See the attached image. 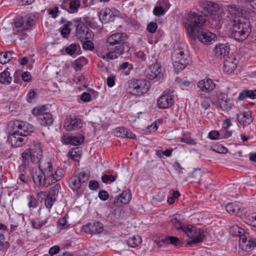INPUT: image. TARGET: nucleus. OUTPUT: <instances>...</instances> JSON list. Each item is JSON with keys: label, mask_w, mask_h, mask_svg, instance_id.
Masks as SVG:
<instances>
[{"label": "nucleus", "mask_w": 256, "mask_h": 256, "mask_svg": "<svg viewBox=\"0 0 256 256\" xmlns=\"http://www.w3.org/2000/svg\"><path fill=\"white\" fill-rule=\"evenodd\" d=\"M128 38V36L125 32H117L108 36L107 42L110 46H115L110 48L111 50L107 54V58L114 60L125 52H128L130 50V44L128 42H124Z\"/></svg>", "instance_id": "2"}, {"label": "nucleus", "mask_w": 256, "mask_h": 256, "mask_svg": "<svg viewBox=\"0 0 256 256\" xmlns=\"http://www.w3.org/2000/svg\"><path fill=\"white\" fill-rule=\"evenodd\" d=\"M194 238L187 242V244L192 246L193 244H196L202 242L206 237V232L202 229H199Z\"/></svg>", "instance_id": "31"}, {"label": "nucleus", "mask_w": 256, "mask_h": 256, "mask_svg": "<svg viewBox=\"0 0 256 256\" xmlns=\"http://www.w3.org/2000/svg\"><path fill=\"white\" fill-rule=\"evenodd\" d=\"M78 46L75 44H72L66 48V52L69 55L72 56L75 54L77 50Z\"/></svg>", "instance_id": "53"}, {"label": "nucleus", "mask_w": 256, "mask_h": 256, "mask_svg": "<svg viewBox=\"0 0 256 256\" xmlns=\"http://www.w3.org/2000/svg\"><path fill=\"white\" fill-rule=\"evenodd\" d=\"M237 120L239 124L244 126H246L250 124L254 120L251 112H246L236 114Z\"/></svg>", "instance_id": "25"}, {"label": "nucleus", "mask_w": 256, "mask_h": 256, "mask_svg": "<svg viewBox=\"0 0 256 256\" xmlns=\"http://www.w3.org/2000/svg\"><path fill=\"white\" fill-rule=\"evenodd\" d=\"M32 176L35 185L38 188L48 187L50 184V178L46 174L39 170L33 172Z\"/></svg>", "instance_id": "10"}, {"label": "nucleus", "mask_w": 256, "mask_h": 256, "mask_svg": "<svg viewBox=\"0 0 256 256\" xmlns=\"http://www.w3.org/2000/svg\"><path fill=\"white\" fill-rule=\"evenodd\" d=\"M162 242L165 244H172L178 246L180 244V242L178 238L175 236H168L162 240Z\"/></svg>", "instance_id": "38"}, {"label": "nucleus", "mask_w": 256, "mask_h": 256, "mask_svg": "<svg viewBox=\"0 0 256 256\" xmlns=\"http://www.w3.org/2000/svg\"><path fill=\"white\" fill-rule=\"evenodd\" d=\"M89 179V176L84 172L74 174L68 180V186L74 190L78 191L82 184L86 183Z\"/></svg>", "instance_id": "9"}, {"label": "nucleus", "mask_w": 256, "mask_h": 256, "mask_svg": "<svg viewBox=\"0 0 256 256\" xmlns=\"http://www.w3.org/2000/svg\"><path fill=\"white\" fill-rule=\"evenodd\" d=\"M42 150L39 149L38 151L32 150L30 154V160L33 164H40V162L44 158H42Z\"/></svg>", "instance_id": "34"}, {"label": "nucleus", "mask_w": 256, "mask_h": 256, "mask_svg": "<svg viewBox=\"0 0 256 256\" xmlns=\"http://www.w3.org/2000/svg\"><path fill=\"white\" fill-rule=\"evenodd\" d=\"M99 186L98 182L94 180H91L89 182L88 187L91 190H96Z\"/></svg>", "instance_id": "63"}, {"label": "nucleus", "mask_w": 256, "mask_h": 256, "mask_svg": "<svg viewBox=\"0 0 256 256\" xmlns=\"http://www.w3.org/2000/svg\"><path fill=\"white\" fill-rule=\"evenodd\" d=\"M71 24L70 22H68L64 24V26L60 30L61 35L64 38H66L70 32V26Z\"/></svg>", "instance_id": "48"}, {"label": "nucleus", "mask_w": 256, "mask_h": 256, "mask_svg": "<svg viewBox=\"0 0 256 256\" xmlns=\"http://www.w3.org/2000/svg\"><path fill=\"white\" fill-rule=\"evenodd\" d=\"M60 11L58 6H54L52 8L48 10V14L50 15L52 18H56L58 16Z\"/></svg>", "instance_id": "54"}, {"label": "nucleus", "mask_w": 256, "mask_h": 256, "mask_svg": "<svg viewBox=\"0 0 256 256\" xmlns=\"http://www.w3.org/2000/svg\"><path fill=\"white\" fill-rule=\"evenodd\" d=\"M198 4L202 9L208 14H210V18L215 22L216 25L218 26L220 24L221 22H222L226 13L222 9L220 8L218 4L202 0L198 2Z\"/></svg>", "instance_id": "5"}, {"label": "nucleus", "mask_w": 256, "mask_h": 256, "mask_svg": "<svg viewBox=\"0 0 256 256\" xmlns=\"http://www.w3.org/2000/svg\"><path fill=\"white\" fill-rule=\"evenodd\" d=\"M102 182L104 183H107L108 182H114L115 181L116 178L114 176L108 174H104L102 177Z\"/></svg>", "instance_id": "57"}, {"label": "nucleus", "mask_w": 256, "mask_h": 256, "mask_svg": "<svg viewBox=\"0 0 256 256\" xmlns=\"http://www.w3.org/2000/svg\"><path fill=\"white\" fill-rule=\"evenodd\" d=\"M171 57L174 68L176 73L184 70L190 62L188 51L184 48H175L173 50Z\"/></svg>", "instance_id": "6"}, {"label": "nucleus", "mask_w": 256, "mask_h": 256, "mask_svg": "<svg viewBox=\"0 0 256 256\" xmlns=\"http://www.w3.org/2000/svg\"><path fill=\"white\" fill-rule=\"evenodd\" d=\"M62 140L64 144L78 146L84 142V138L82 134L74 136L65 135L62 137Z\"/></svg>", "instance_id": "19"}, {"label": "nucleus", "mask_w": 256, "mask_h": 256, "mask_svg": "<svg viewBox=\"0 0 256 256\" xmlns=\"http://www.w3.org/2000/svg\"><path fill=\"white\" fill-rule=\"evenodd\" d=\"M202 176V172L200 168H195L193 172H191L190 176L196 180L199 181Z\"/></svg>", "instance_id": "50"}, {"label": "nucleus", "mask_w": 256, "mask_h": 256, "mask_svg": "<svg viewBox=\"0 0 256 256\" xmlns=\"http://www.w3.org/2000/svg\"><path fill=\"white\" fill-rule=\"evenodd\" d=\"M56 200V198L47 195L44 200V204L46 208H51L54 202H55Z\"/></svg>", "instance_id": "52"}, {"label": "nucleus", "mask_w": 256, "mask_h": 256, "mask_svg": "<svg viewBox=\"0 0 256 256\" xmlns=\"http://www.w3.org/2000/svg\"><path fill=\"white\" fill-rule=\"evenodd\" d=\"M27 200L28 201V206L30 211L32 209L38 207V200L32 195H28L27 196Z\"/></svg>", "instance_id": "40"}, {"label": "nucleus", "mask_w": 256, "mask_h": 256, "mask_svg": "<svg viewBox=\"0 0 256 256\" xmlns=\"http://www.w3.org/2000/svg\"><path fill=\"white\" fill-rule=\"evenodd\" d=\"M204 94L202 93H200L198 94V96L202 100L201 102L202 106L204 108L205 110L208 109L210 106V100L208 97L204 96Z\"/></svg>", "instance_id": "45"}, {"label": "nucleus", "mask_w": 256, "mask_h": 256, "mask_svg": "<svg viewBox=\"0 0 256 256\" xmlns=\"http://www.w3.org/2000/svg\"><path fill=\"white\" fill-rule=\"evenodd\" d=\"M82 230L87 234L92 235L99 234L104 230L103 225L99 222L94 221L83 226Z\"/></svg>", "instance_id": "11"}, {"label": "nucleus", "mask_w": 256, "mask_h": 256, "mask_svg": "<svg viewBox=\"0 0 256 256\" xmlns=\"http://www.w3.org/2000/svg\"><path fill=\"white\" fill-rule=\"evenodd\" d=\"M9 128L20 134V136L26 137L34 130V126L31 124L18 120H12L8 124Z\"/></svg>", "instance_id": "8"}, {"label": "nucleus", "mask_w": 256, "mask_h": 256, "mask_svg": "<svg viewBox=\"0 0 256 256\" xmlns=\"http://www.w3.org/2000/svg\"><path fill=\"white\" fill-rule=\"evenodd\" d=\"M31 150H26L22 154V157L23 160V165L24 168H27L28 166V160L30 159Z\"/></svg>", "instance_id": "43"}, {"label": "nucleus", "mask_w": 256, "mask_h": 256, "mask_svg": "<svg viewBox=\"0 0 256 256\" xmlns=\"http://www.w3.org/2000/svg\"><path fill=\"white\" fill-rule=\"evenodd\" d=\"M76 27V36L80 42L94 38V32L85 24L81 18L73 20Z\"/></svg>", "instance_id": "7"}, {"label": "nucleus", "mask_w": 256, "mask_h": 256, "mask_svg": "<svg viewBox=\"0 0 256 256\" xmlns=\"http://www.w3.org/2000/svg\"><path fill=\"white\" fill-rule=\"evenodd\" d=\"M38 120L40 125L46 126L52 124L54 119L52 115L49 112H44L38 118Z\"/></svg>", "instance_id": "29"}, {"label": "nucleus", "mask_w": 256, "mask_h": 256, "mask_svg": "<svg viewBox=\"0 0 256 256\" xmlns=\"http://www.w3.org/2000/svg\"><path fill=\"white\" fill-rule=\"evenodd\" d=\"M24 137L20 136V134L9 128V133L8 136V142L13 147H20L22 146L26 142Z\"/></svg>", "instance_id": "12"}, {"label": "nucleus", "mask_w": 256, "mask_h": 256, "mask_svg": "<svg viewBox=\"0 0 256 256\" xmlns=\"http://www.w3.org/2000/svg\"><path fill=\"white\" fill-rule=\"evenodd\" d=\"M248 220L250 225L256 227V214L248 215Z\"/></svg>", "instance_id": "59"}, {"label": "nucleus", "mask_w": 256, "mask_h": 256, "mask_svg": "<svg viewBox=\"0 0 256 256\" xmlns=\"http://www.w3.org/2000/svg\"><path fill=\"white\" fill-rule=\"evenodd\" d=\"M82 122L80 118L70 117L66 119L64 127L68 130L80 128L82 127Z\"/></svg>", "instance_id": "21"}, {"label": "nucleus", "mask_w": 256, "mask_h": 256, "mask_svg": "<svg viewBox=\"0 0 256 256\" xmlns=\"http://www.w3.org/2000/svg\"><path fill=\"white\" fill-rule=\"evenodd\" d=\"M150 88V82L144 78L130 80L125 84L127 92L136 96H140L146 94Z\"/></svg>", "instance_id": "4"}, {"label": "nucleus", "mask_w": 256, "mask_h": 256, "mask_svg": "<svg viewBox=\"0 0 256 256\" xmlns=\"http://www.w3.org/2000/svg\"><path fill=\"white\" fill-rule=\"evenodd\" d=\"M190 37L193 39L197 38L200 42L204 44H207L210 42L216 37V35L202 28L198 34L196 33Z\"/></svg>", "instance_id": "15"}, {"label": "nucleus", "mask_w": 256, "mask_h": 256, "mask_svg": "<svg viewBox=\"0 0 256 256\" xmlns=\"http://www.w3.org/2000/svg\"><path fill=\"white\" fill-rule=\"evenodd\" d=\"M226 7L228 12L234 18L232 36L238 41L244 40L252 31L249 19L242 16L239 6L230 5Z\"/></svg>", "instance_id": "1"}, {"label": "nucleus", "mask_w": 256, "mask_h": 256, "mask_svg": "<svg viewBox=\"0 0 256 256\" xmlns=\"http://www.w3.org/2000/svg\"><path fill=\"white\" fill-rule=\"evenodd\" d=\"M46 108L44 106L34 108L32 110V114L34 116H37L38 117L40 116V114L45 112Z\"/></svg>", "instance_id": "51"}, {"label": "nucleus", "mask_w": 256, "mask_h": 256, "mask_svg": "<svg viewBox=\"0 0 256 256\" xmlns=\"http://www.w3.org/2000/svg\"><path fill=\"white\" fill-rule=\"evenodd\" d=\"M205 16L195 12H190L184 20L185 28L190 36L198 34L206 22Z\"/></svg>", "instance_id": "3"}, {"label": "nucleus", "mask_w": 256, "mask_h": 256, "mask_svg": "<svg viewBox=\"0 0 256 256\" xmlns=\"http://www.w3.org/2000/svg\"><path fill=\"white\" fill-rule=\"evenodd\" d=\"M93 39L86 40L82 42V48L85 50H92L94 48V44L92 42Z\"/></svg>", "instance_id": "46"}, {"label": "nucleus", "mask_w": 256, "mask_h": 256, "mask_svg": "<svg viewBox=\"0 0 256 256\" xmlns=\"http://www.w3.org/2000/svg\"><path fill=\"white\" fill-rule=\"evenodd\" d=\"M98 17L103 23H108L114 20L115 15L109 8H106L98 13Z\"/></svg>", "instance_id": "20"}, {"label": "nucleus", "mask_w": 256, "mask_h": 256, "mask_svg": "<svg viewBox=\"0 0 256 256\" xmlns=\"http://www.w3.org/2000/svg\"><path fill=\"white\" fill-rule=\"evenodd\" d=\"M230 234L236 236H238L244 234V230L237 224L232 226L230 229Z\"/></svg>", "instance_id": "37"}, {"label": "nucleus", "mask_w": 256, "mask_h": 256, "mask_svg": "<svg viewBox=\"0 0 256 256\" xmlns=\"http://www.w3.org/2000/svg\"><path fill=\"white\" fill-rule=\"evenodd\" d=\"M230 50V46L228 44H218L215 46L214 55L216 58H225L228 56Z\"/></svg>", "instance_id": "18"}, {"label": "nucleus", "mask_w": 256, "mask_h": 256, "mask_svg": "<svg viewBox=\"0 0 256 256\" xmlns=\"http://www.w3.org/2000/svg\"><path fill=\"white\" fill-rule=\"evenodd\" d=\"M174 103V99L168 94L162 95L158 100L157 104L159 108L164 109L172 106Z\"/></svg>", "instance_id": "24"}, {"label": "nucleus", "mask_w": 256, "mask_h": 256, "mask_svg": "<svg viewBox=\"0 0 256 256\" xmlns=\"http://www.w3.org/2000/svg\"><path fill=\"white\" fill-rule=\"evenodd\" d=\"M70 224L65 216L60 218L58 222V227L60 230L66 229L68 228Z\"/></svg>", "instance_id": "47"}, {"label": "nucleus", "mask_w": 256, "mask_h": 256, "mask_svg": "<svg viewBox=\"0 0 256 256\" xmlns=\"http://www.w3.org/2000/svg\"><path fill=\"white\" fill-rule=\"evenodd\" d=\"M114 134L118 137L134 138L136 136L132 132L124 127H119L114 130Z\"/></svg>", "instance_id": "27"}, {"label": "nucleus", "mask_w": 256, "mask_h": 256, "mask_svg": "<svg viewBox=\"0 0 256 256\" xmlns=\"http://www.w3.org/2000/svg\"><path fill=\"white\" fill-rule=\"evenodd\" d=\"M39 170L46 174L48 177L52 172V165L51 160L49 158H46L41 160L38 166Z\"/></svg>", "instance_id": "23"}, {"label": "nucleus", "mask_w": 256, "mask_h": 256, "mask_svg": "<svg viewBox=\"0 0 256 256\" xmlns=\"http://www.w3.org/2000/svg\"><path fill=\"white\" fill-rule=\"evenodd\" d=\"M24 20L21 16H18L14 19L13 24L16 28H21L24 25Z\"/></svg>", "instance_id": "49"}, {"label": "nucleus", "mask_w": 256, "mask_h": 256, "mask_svg": "<svg viewBox=\"0 0 256 256\" xmlns=\"http://www.w3.org/2000/svg\"><path fill=\"white\" fill-rule=\"evenodd\" d=\"M226 211L230 214L238 216L240 213V208L236 203H228L226 206Z\"/></svg>", "instance_id": "32"}, {"label": "nucleus", "mask_w": 256, "mask_h": 256, "mask_svg": "<svg viewBox=\"0 0 256 256\" xmlns=\"http://www.w3.org/2000/svg\"><path fill=\"white\" fill-rule=\"evenodd\" d=\"M8 69L0 74V82L6 85L10 84L12 80V78L10 76V73Z\"/></svg>", "instance_id": "35"}, {"label": "nucleus", "mask_w": 256, "mask_h": 256, "mask_svg": "<svg viewBox=\"0 0 256 256\" xmlns=\"http://www.w3.org/2000/svg\"><path fill=\"white\" fill-rule=\"evenodd\" d=\"M182 230L190 238H192L195 236L196 234V227L192 225H183L182 228Z\"/></svg>", "instance_id": "33"}, {"label": "nucleus", "mask_w": 256, "mask_h": 256, "mask_svg": "<svg viewBox=\"0 0 256 256\" xmlns=\"http://www.w3.org/2000/svg\"><path fill=\"white\" fill-rule=\"evenodd\" d=\"M161 71V66L158 64L156 63L150 65L146 70L144 76L150 80L160 78L162 76Z\"/></svg>", "instance_id": "14"}, {"label": "nucleus", "mask_w": 256, "mask_h": 256, "mask_svg": "<svg viewBox=\"0 0 256 256\" xmlns=\"http://www.w3.org/2000/svg\"><path fill=\"white\" fill-rule=\"evenodd\" d=\"M171 224L176 230H182L183 226L182 225L180 220V215L175 214L171 219Z\"/></svg>", "instance_id": "41"}, {"label": "nucleus", "mask_w": 256, "mask_h": 256, "mask_svg": "<svg viewBox=\"0 0 256 256\" xmlns=\"http://www.w3.org/2000/svg\"><path fill=\"white\" fill-rule=\"evenodd\" d=\"M221 136V134L216 130H212L208 133V136L210 140H216Z\"/></svg>", "instance_id": "58"}, {"label": "nucleus", "mask_w": 256, "mask_h": 256, "mask_svg": "<svg viewBox=\"0 0 256 256\" xmlns=\"http://www.w3.org/2000/svg\"><path fill=\"white\" fill-rule=\"evenodd\" d=\"M60 188V185L59 184H56L50 189L48 195L56 199Z\"/></svg>", "instance_id": "44"}, {"label": "nucleus", "mask_w": 256, "mask_h": 256, "mask_svg": "<svg viewBox=\"0 0 256 256\" xmlns=\"http://www.w3.org/2000/svg\"><path fill=\"white\" fill-rule=\"evenodd\" d=\"M14 54L13 52L8 51L0 53V63L4 64L8 62L12 58V55Z\"/></svg>", "instance_id": "36"}, {"label": "nucleus", "mask_w": 256, "mask_h": 256, "mask_svg": "<svg viewBox=\"0 0 256 256\" xmlns=\"http://www.w3.org/2000/svg\"><path fill=\"white\" fill-rule=\"evenodd\" d=\"M142 242L141 238L138 236H132L127 240L128 246L132 248H135Z\"/></svg>", "instance_id": "39"}, {"label": "nucleus", "mask_w": 256, "mask_h": 256, "mask_svg": "<svg viewBox=\"0 0 256 256\" xmlns=\"http://www.w3.org/2000/svg\"><path fill=\"white\" fill-rule=\"evenodd\" d=\"M80 6V0H63L60 8L69 14H76L78 12Z\"/></svg>", "instance_id": "13"}, {"label": "nucleus", "mask_w": 256, "mask_h": 256, "mask_svg": "<svg viewBox=\"0 0 256 256\" xmlns=\"http://www.w3.org/2000/svg\"><path fill=\"white\" fill-rule=\"evenodd\" d=\"M157 28L158 25L156 23L151 22L147 26L146 30L150 33L154 34L156 32Z\"/></svg>", "instance_id": "56"}, {"label": "nucleus", "mask_w": 256, "mask_h": 256, "mask_svg": "<svg viewBox=\"0 0 256 256\" xmlns=\"http://www.w3.org/2000/svg\"><path fill=\"white\" fill-rule=\"evenodd\" d=\"M98 197L101 200L104 201L108 198L109 196L106 191L102 190L98 192Z\"/></svg>", "instance_id": "60"}, {"label": "nucleus", "mask_w": 256, "mask_h": 256, "mask_svg": "<svg viewBox=\"0 0 256 256\" xmlns=\"http://www.w3.org/2000/svg\"><path fill=\"white\" fill-rule=\"evenodd\" d=\"M170 8V4L166 5L165 8L161 6H156L153 10V14L156 16L164 15L166 11Z\"/></svg>", "instance_id": "42"}, {"label": "nucleus", "mask_w": 256, "mask_h": 256, "mask_svg": "<svg viewBox=\"0 0 256 256\" xmlns=\"http://www.w3.org/2000/svg\"><path fill=\"white\" fill-rule=\"evenodd\" d=\"M238 60L234 56H227L224 60L223 71L226 74L232 73L236 68Z\"/></svg>", "instance_id": "17"}, {"label": "nucleus", "mask_w": 256, "mask_h": 256, "mask_svg": "<svg viewBox=\"0 0 256 256\" xmlns=\"http://www.w3.org/2000/svg\"><path fill=\"white\" fill-rule=\"evenodd\" d=\"M238 236L240 237V246L242 249V248H243V246H244V245L246 244V243L247 242V236L244 233Z\"/></svg>", "instance_id": "62"}, {"label": "nucleus", "mask_w": 256, "mask_h": 256, "mask_svg": "<svg viewBox=\"0 0 256 256\" xmlns=\"http://www.w3.org/2000/svg\"><path fill=\"white\" fill-rule=\"evenodd\" d=\"M19 179L22 182L26 184H28L29 182L30 181V177L28 176V175L26 174V172L24 170H23L22 173H21L20 174Z\"/></svg>", "instance_id": "55"}, {"label": "nucleus", "mask_w": 256, "mask_h": 256, "mask_svg": "<svg viewBox=\"0 0 256 256\" xmlns=\"http://www.w3.org/2000/svg\"><path fill=\"white\" fill-rule=\"evenodd\" d=\"M198 86L202 91L209 92L214 89L216 84L212 80L205 78L198 82Z\"/></svg>", "instance_id": "22"}, {"label": "nucleus", "mask_w": 256, "mask_h": 256, "mask_svg": "<svg viewBox=\"0 0 256 256\" xmlns=\"http://www.w3.org/2000/svg\"><path fill=\"white\" fill-rule=\"evenodd\" d=\"M218 101L220 108L222 110L228 112L234 106L232 100L224 93H221L218 96Z\"/></svg>", "instance_id": "16"}, {"label": "nucleus", "mask_w": 256, "mask_h": 256, "mask_svg": "<svg viewBox=\"0 0 256 256\" xmlns=\"http://www.w3.org/2000/svg\"><path fill=\"white\" fill-rule=\"evenodd\" d=\"M40 210L41 208H40L38 218H36L31 220L30 223L33 228L40 230L47 223L48 216L47 215L44 217L40 215Z\"/></svg>", "instance_id": "26"}, {"label": "nucleus", "mask_w": 256, "mask_h": 256, "mask_svg": "<svg viewBox=\"0 0 256 256\" xmlns=\"http://www.w3.org/2000/svg\"><path fill=\"white\" fill-rule=\"evenodd\" d=\"M131 194L130 191H124L119 196L116 197L114 200V204L116 206H120L119 204H127L131 198Z\"/></svg>", "instance_id": "28"}, {"label": "nucleus", "mask_w": 256, "mask_h": 256, "mask_svg": "<svg viewBox=\"0 0 256 256\" xmlns=\"http://www.w3.org/2000/svg\"><path fill=\"white\" fill-rule=\"evenodd\" d=\"M22 80L26 82H30L32 80V76L30 72H24L22 74Z\"/></svg>", "instance_id": "61"}, {"label": "nucleus", "mask_w": 256, "mask_h": 256, "mask_svg": "<svg viewBox=\"0 0 256 256\" xmlns=\"http://www.w3.org/2000/svg\"><path fill=\"white\" fill-rule=\"evenodd\" d=\"M115 84V76L113 75L108 76L107 78V84L108 87H112Z\"/></svg>", "instance_id": "64"}, {"label": "nucleus", "mask_w": 256, "mask_h": 256, "mask_svg": "<svg viewBox=\"0 0 256 256\" xmlns=\"http://www.w3.org/2000/svg\"><path fill=\"white\" fill-rule=\"evenodd\" d=\"M64 174L65 170L60 168H57L54 173L52 171L48 176L50 184H52L60 180L64 176Z\"/></svg>", "instance_id": "30"}]
</instances>
